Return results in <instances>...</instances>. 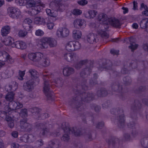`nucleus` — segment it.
I'll use <instances>...</instances> for the list:
<instances>
[{
	"label": "nucleus",
	"mask_w": 148,
	"mask_h": 148,
	"mask_svg": "<svg viewBox=\"0 0 148 148\" xmlns=\"http://www.w3.org/2000/svg\"><path fill=\"white\" fill-rule=\"evenodd\" d=\"M112 88L113 90L119 92L121 90L122 87L121 86H118L117 85H115L112 86Z\"/></svg>",
	"instance_id": "nucleus-48"
},
{
	"label": "nucleus",
	"mask_w": 148,
	"mask_h": 148,
	"mask_svg": "<svg viewBox=\"0 0 148 148\" xmlns=\"http://www.w3.org/2000/svg\"><path fill=\"white\" fill-rule=\"evenodd\" d=\"M84 96H86L84 98L83 97L82 100L84 101L87 102L88 101L91 100L93 98V95L92 93H84L83 94Z\"/></svg>",
	"instance_id": "nucleus-30"
},
{
	"label": "nucleus",
	"mask_w": 148,
	"mask_h": 148,
	"mask_svg": "<svg viewBox=\"0 0 148 148\" xmlns=\"http://www.w3.org/2000/svg\"><path fill=\"white\" fill-rule=\"evenodd\" d=\"M36 144L38 147L42 146L44 144L43 141L42 140L40 139L36 141Z\"/></svg>",
	"instance_id": "nucleus-56"
},
{
	"label": "nucleus",
	"mask_w": 148,
	"mask_h": 148,
	"mask_svg": "<svg viewBox=\"0 0 148 148\" xmlns=\"http://www.w3.org/2000/svg\"><path fill=\"white\" fill-rule=\"evenodd\" d=\"M64 58L67 61L71 62L77 60L78 56L75 53H66L64 55Z\"/></svg>",
	"instance_id": "nucleus-10"
},
{
	"label": "nucleus",
	"mask_w": 148,
	"mask_h": 148,
	"mask_svg": "<svg viewBox=\"0 0 148 148\" xmlns=\"http://www.w3.org/2000/svg\"><path fill=\"white\" fill-rule=\"evenodd\" d=\"M62 128L65 133L61 138V139L63 141H66L69 140V134L71 133L74 134L76 136H78L81 135V132L79 130L77 129V128L75 127L71 128L68 125L67 126L65 123L62 124Z\"/></svg>",
	"instance_id": "nucleus-3"
},
{
	"label": "nucleus",
	"mask_w": 148,
	"mask_h": 148,
	"mask_svg": "<svg viewBox=\"0 0 148 148\" xmlns=\"http://www.w3.org/2000/svg\"><path fill=\"white\" fill-rule=\"evenodd\" d=\"M128 126L129 127L133 129L132 134L133 136L137 135L139 133V131L138 129H136L135 126V124L134 123L129 124Z\"/></svg>",
	"instance_id": "nucleus-27"
},
{
	"label": "nucleus",
	"mask_w": 148,
	"mask_h": 148,
	"mask_svg": "<svg viewBox=\"0 0 148 148\" xmlns=\"http://www.w3.org/2000/svg\"><path fill=\"white\" fill-rule=\"evenodd\" d=\"M27 46V45L26 42L21 40L16 41L14 42V45H13V47H15L21 49H25Z\"/></svg>",
	"instance_id": "nucleus-16"
},
{
	"label": "nucleus",
	"mask_w": 148,
	"mask_h": 148,
	"mask_svg": "<svg viewBox=\"0 0 148 148\" xmlns=\"http://www.w3.org/2000/svg\"><path fill=\"white\" fill-rule=\"evenodd\" d=\"M10 27L8 25L3 27L1 30V34L3 36H6L10 32Z\"/></svg>",
	"instance_id": "nucleus-24"
},
{
	"label": "nucleus",
	"mask_w": 148,
	"mask_h": 148,
	"mask_svg": "<svg viewBox=\"0 0 148 148\" xmlns=\"http://www.w3.org/2000/svg\"><path fill=\"white\" fill-rule=\"evenodd\" d=\"M133 9L134 10H138L137 3L136 1H134L133 2Z\"/></svg>",
	"instance_id": "nucleus-63"
},
{
	"label": "nucleus",
	"mask_w": 148,
	"mask_h": 148,
	"mask_svg": "<svg viewBox=\"0 0 148 148\" xmlns=\"http://www.w3.org/2000/svg\"><path fill=\"white\" fill-rule=\"evenodd\" d=\"M81 45L78 41H70L65 45L66 49L69 51H73L79 49Z\"/></svg>",
	"instance_id": "nucleus-4"
},
{
	"label": "nucleus",
	"mask_w": 148,
	"mask_h": 148,
	"mask_svg": "<svg viewBox=\"0 0 148 148\" xmlns=\"http://www.w3.org/2000/svg\"><path fill=\"white\" fill-rule=\"evenodd\" d=\"M35 97L33 93H29V94L27 95L26 96V99L28 100L29 99L31 98H32Z\"/></svg>",
	"instance_id": "nucleus-59"
},
{
	"label": "nucleus",
	"mask_w": 148,
	"mask_h": 148,
	"mask_svg": "<svg viewBox=\"0 0 148 148\" xmlns=\"http://www.w3.org/2000/svg\"><path fill=\"white\" fill-rule=\"evenodd\" d=\"M138 46V45L136 44L135 42H131L130 43V45L129 46V47L131 49L132 51H133L137 48Z\"/></svg>",
	"instance_id": "nucleus-42"
},
{
	"label": "nucleus",
	"mask_w": 148,
	"mask_h": 148,
	"mask_svg": "<svg viewBox=\"0 0 148 148\" xmlns=\"http://www.w3.org/2000/svg\"><path fill=\"white\" fill-rule=\"evenodd\" d=\"M69 29L65 27H60L57 30L56 32V35L59 38H62L67 36L69 34Z\"/></svg>",
	"instance_id": "nucleus-7"
},
{
	"label": "nucleus",
	"mask_w": 148,
	"mask_h": 148,
	"mask_svg": "<svg viewBox=\"0 0 148 148\" xmlns=\"http://www.w3.org/2000/svg\"><path fill=\"white\" fill-rule=\"evenodd\" d=\"M26 0H18L17 1V3L20 6H23L25 4V2L26 3Z\"/></svg>",
	"instance_id": "nucleus-57"
},
{
	"label": "nucleus",
	"mask_w": 148,
	"mask_h": 148,
	"mask_svg": "<svg viewBox=\"0 0 148 148\" xmlns=\"http://www.w3.org/2000/svg\"><path fill=\"white\" fill-rule=\"evenodd\" d=\"M140 8L142 10L144 9V10H145L147 9V5L145 4L142 3L141 4Z\"/></svg>",
	"instance_id": "nucleus-62"
},
{
	"label": "nucleus",
	"mask_w": 148,
	"mask_h": 148,
	"mask_svg": "<svg viewBox=\"0 0 148 148\" xmlns=\"http://www.w3.org/2000/svg\"><path fill=\"white\" fill-rule=\"evenodd\" d=\"M72 33L73 37L76 39L80 38L82 36L81 32L79 30H74L73 31Z\"/></svg>",
	"instance_id": "nucleus-28"
},
{
	"label": "nucleus",
	"mask_w": 148,
	"mask_h": 148,
	"mask_svg": "<svg viewBox=\"0 0 148 148\" xmlns=\"http://www.w3.org/2000/svg\"><path fill=\"white\" fill-rule=\"evenodd\" d=\"M11 135L13 137L17 138L18 135V133L16 131H14L11 133Z\"/></svg>",
	"instance_id": "nucleus-60"
},
{
	"label": "nucleus",
	"mask_w": 148,
	"mask_h": 148,
	"mask_svg": "<svg viewBox=\"0 0 148 148\" xmlns=\"http://www.w3.org/2000/svg\"><path fill=\"white\" fill-rule=\"evenodd\" d=\"M55 24L53 22H51L50 21H48L47 23V25L48 29L51 30L53 28Z\"/></svg>",
	"instance_id": "nucleus-43"
},
{
	"label": "nucleus",
	"mask_w": 148,
	"mask_h": 148,
	"mask_svg": "<svg viewBox=\"0 0 148 148\" xmlns=\"http://www.w3.org/2000/svg\"><path fill=\"white\" fill-rule=\"evenodd\" d=\"M107 142L109 144L114 146H119V140L117 138H113L111 140H108L107 141Z\"/></svg>",
	"instance_id": "nucleus-29"
},
{
	"label": "nucleus",
	"mask_w": 148,
	"mask_h": 148,
	"mask_svg": "<svg viewBox=\"0 0 148 148\" xmlns=\"http://www.w3.org/2000/svg\"><path fill=\"white\" fill-rule=\"evenodd\" d=\"M116 112V113L115 114L119 115V116L117 119V121L118 122V124L120 126L122 127L124 125L125 123V118L123 114V111L122 110H120L119 111H116V110H114ZM116 113V112H115Z\"/></svg>",
	"instance_id": "nucleus-11"
},
{
	"label": "nucleus",
	"mask_w": 148,
	"mask_h": 148,
	"mask_svg": "<svg viewBox=\"0 0 148 148\" xmlns=\"http://www.w3.org/2000/svg\"><path fill=\"white\" fill-rule=\"evenodd\" d=\"M74 69L71 67H66L63 70V73L64 75L66 76H70L74 73Z\"/></svg>",
	"instance_id": "nucleus-19"
},
{
	"label": "nucleus",
	"mask_w": 148,
	"mask_h": 148,
	"mask_svg": "<svg viewBox=\"0 0 148 148\" xmlns=\"http://www.w3.org/2000/svg\"><path fill=\"white\" fill-rule=\"evenodd\" d=\"M47 15L51 17L56 18L58 15V13L57 11L51 10L49 9H47L46 10Z\"/></svg>",
	"instance_id": "nucleus-26"
},
{
	"label": "nucleus",
	"mask_w": 148,
	"mask_h": 148,
	"mask_svg": "<svg viewBox=\"0 0 148 148\" xmlns=\"http://www.w3.org/2000/svg\"><path fill=\"white\" fill-rule=\"evenodd\" d=\"M86 62L85 60H82L80 62L75 65V68L77 69H79L82 66V64H84Z\"/></svg>",
	"instance_id": "nucleus-50"
},
{
	"label": "nucleus",
	"mask_w": 148,
	"mask_h": 148,
	"mask_svg": "<svg viewBox=\"0 0 148 148\" xmlns=\"http://www.w3.org/2000/svg\"><path fill=\"white\" fill-rule=\"evenodd\" d=\"M37 45L41 49H45L48 47L47 37H43L37 41Z\"/></svg>",
	"instance_id": "nucleus-9"
},
{
	"label": "nucleus",
	"mask_w": 148,
	"mask_h": 148,
	"mask_svg": "<svg viewBox=\"0 0 148 148\" xmlns=\"http://www.w3.org/2000/svg\"><path fill=\"white\" fill-rule=\"evenodd\" d=\"M140 27L145 29L148 32V19L147 18L143 19L140 22Z\"/></svg>",
	"instance_id": "nucleus-20"
},
{
	"label": "nucleus",
	"mask_w": 148,
	"mask_h": 148,
	"mask_svg": "<svg viewBox=\"0 0 148 148\" xmlns=\"http://www.w3.org/2000/svg\"><path fill=\"white\" fill-rule=\"evenodd\" d=\"M11 147L12 148H19V145L18 143H13L11 144Z\"/></svg>",
	"instance_id": "nucleus-61"
},
{
	"label": "nucleus",
	"mask_w": 148,
	"mask_h": 148,
	"mask_svg": "<svg viewBox=\"0 0 148 148\" xmlns=\"http://www.w3.org/2000/svg\"><path fill=\"white\" fill-rule=\"evenodd\" d=\"M28 142H32L34 141L36 139V138L34 136L32 135H28Z\"/></svg>",
	"instance_id": "nucleus-55"
},
{
	"label": "nucleus",
	"mask_w": 148,
	"mask_h": 148,
	"mask_svg": "<svg viewBox=\"0 0 148 148\" xmlns=\"http://www.w3.org/2000/svg\"><path fill=\"white\" fill-rule=\"evenodd\" d=\"M42 60V62L41 63V64L43 66L47 67L50 65V61L48 58L44 56Z\"/></svg>",
	"instance_id": "nucleus-35"
},
{
	"label": "nucleus",
	"mask_w": 148,
	"mask_h": 148,
	"mask_svg": "<svg viewBox=\"0 0 148 148\" xmlns=\"http://www.w3.org/2000/svg\"><path fill=\"white\" fill-rule=\"evenodd\" d=\"M29 73L30 74L32 80L36 82L37 83H38L39 80L38 78V74L37 72L34 69H31L29 70Z\"/></svg>",
	"instance_id": "nucleus-17"
},
{
	"label": "nucleus",
	"mask_w": 148,
	"mask_h": 148,
	"mask_svg": "<svg viewBox=\"0 0 148 148\" xmlns=\"http://www.w3.org/2000/svg\"><path fill=\"white\" fill-rule=\"evenodd\" d=\"M43 54L40 52H36L34 62H38L42 60L43 58Z\"/></svg>",
	"instance_id": "nucleus-33"
},
{
	"label": "nucleus",
	"mask_w": 148,
	"mask_h": 148,
	"mask_svg": "<svg viewBox=\"0 0 148 148\" xmlns=\"http://www.w3.org/2000/svg\"><path fill=\"white\" fill-rule=\"evenodd\" d=\"M36 52H30L27 55V57L29 60L34 62Z\"/></svg>",
	"instance_id": "nucleus-39"
},
{
	"label": "nucleus",
	"mask_w": 148,
	"mask_h": 148,
	"mask_svg": "<svg viewBox=\"0 0 148 148\" xmlns=\"http://www.w3.org/2000/svg\"><path fill=\"white\" fill-rule=\"evenodd\" d=\"M57 10L60 12L64 11L66 9V6L64 5L60 4L57 7Z\"/></svg>",
	"instance_id": "nucleus-46"
},
{
	"label": "nucleus",
	"mask_w": 148,
	"mask_h": 148,
	"mask_svg": "<svg viewBox=\"0 0 148 148\" xmlns=\"http://www.w3.org/2000/svg\"><path fill=\"white\" fill-rule=\"evenodd\" d=\"M96 37L94 34H90L87 36V40L90 43H93L96 42Z\"/></svg>",
	"instance_id": "nucleus-25"
},
{
	"label": "nucleus",
	"mask_w": 148,
	"mask_h": 148,
	"mask_svg": "<svg viewBox=\"0 0 148 148\" xmlns=\"http://www.w3.org/2000/svg\"><path fill=\"white\" fill-rule=\"evenodd\" d=\"M14 39L10 36H8L5 38L4 40L2 41L3 43L6 46H10L13 47V45H14Z\"/></svg>",
	"instance_id": "nucleus-18"
},
{
	"label": "nucleus",
	"mask_w": 148,
	"mask_h": 148,
	"mask_svg": "<svg viewBox=\"0 0 148 148\" xmlns=\"http://www.w3.org/2000/svg\"><path fill=\"white\" fill-rule=\"evenodd\" d=\"M25 71H19V76L18 77V79L20 80H23V77L25 74Z\"/></svg>",
	"instance_id": "nucleus-51"
},
{
	"label": "nucleus",
	"mask_w": 148,
	"mask_h": 148,
	"mask_svg": "<svg viewBox=\"0 0 148 148\" xmlns=\"http://www.w3.org/2000/svg\"><path fill=\"white\" fill-rule=\"evenodd\" d=\"M48 45L50 47H55L57 46V41L54 38L50 37H47Z\"/></svg>",
	"instance_id": "nucleus-22"
},
{
	"label": "nucleus",
	"mask_w": 148,
	"mask_h": 148,
	"mask_svg": "<svg viewBox=\"0 0 148 148\" xmlns=\"http://www.w3.org/2000/svg\"><path fill=\"white\" fill-rule=\"evenodd\" d=\"M97 12L93 10H90L85 14V17L87 18H93L97 15Z\"/></svg>",
	"instance_id": "nucleus-23"
},
{
	"label": "nucleus",
	"mask_w": 148,
	"mask_h": 148,
	"mask_svg": "<svg viewBox=\"0 0 148 148\" xmlns=\"http://www.w3.org/2000/svg\"><path fill=\"white\" fill-rule=\"evenodd\" d=\"M34 22L37 24L44 25L45 23V19L42 17H37L34 18Z\"/></svg>",
	"instance_id": "nucleus-31"
},
{
	"label": "nucleus",
	"mask_w": 148,
	"mask_h": 148,
	"mask_svg": "<svg viewBox=\"0 0 148 148\" xmlns=\"http://www.w3.org/2000/svg\"><path fill=\"white\" fill-rule=\"evenodd\" d=\"M20 114L23 115L24 116H27V110L26 109H23L21 110Z\"/></svg>",
	"instance_id": "nucleus-58"
},
{
	"label": "nucleus",
	"mask_w": 148,
	"mask_h": 148,
	"mask_svg": "<svg viewBox=\"0 0 148 148\" xmlns=\"http://www.w3.org/2000/svg\"><path fill=\"white\" fill-rule=\"evenodd\" d=\"M4 111H2V112H1V114H2V116H3L2 115L3 114L4 115H6V121H8V122L13 121V119H12V118L11 117L7 115V114L8 113H9L10 112H8L6 114H5V108H4Z\"/></svg>",
	"instance_id": "nucleus-40"
},
{
	"label": "nucleus",
	"mask_w": 148,
	"mask_h": 148,
	"mask_svg": "<svg viewBox=\"0 0 148 148\" xmlns=\"http://www.w3.org/2000/svg\"><path fill=\"white\" fill-rule=\"evenodd\" d=\"M98 19L100 21H102L104 24H100L98 27L95 28L98 34H100L102 36L105 37L106 38L109 37L108 34L105 31L107 30L106 24H110L114 27H119L121 25L119 21L114 18H108L106 15L102 14L99 15Z\"/></svg>",
	"instance_id": "nucleus-1"
},
{
	"label": "nucleus",
	"mask_w": 148,
	"mask_h": 148,
	"mask_svg": "<svg viewBox=\"0 0 148 148\" xmlns=\"http://www.w3.org/2000/svg\"><path fill=\"white\" fill-rule=\"evenodd\" d=\"M32 23V20L29 18H27L26 19H25L23 22L24 24H28V25L29 26V27L30 28L31 26L30 25Z\"/></svg>",
	"instance_id": "nucleus-53"
},
{
	"label": "nucleus",
	"mask_w": 148,
	"mask_h": 148,
	"mask_svg": "<svg viewBox=\"0 0 148 148\" xmlns=\"http://www.w3.org/2000/svg\"><path fill=\"white\" fill-rule=\"evenodd\" d=\"M2 56L5 59V60L9 63L12 64L14 62V59L12 58L9 54L5 51H4L2 53Z\"/></svg>",
	"instance_id": "nucleus-21"
},
{
	"label": "nucleus",
	"mask_w": 148,
	"mask_h": 148,
	"mask_svg": "<svg viewBox=\"0 0 148 148\" xmlns=\"http://www.w3.org/2000/svg\"><path fill=\"white\" fill-rule=\"evenodd\" d=\"M8 126L11 128H13L14 126V121L8 122Z\"/></svg>",
	"instance_id": "nucleus-64"
},
{
	"label": "nucleus",
	"mask_w": 148,
	"mask_h": 148,
	"mask_svg": "<svg viewBox=\"0 0 148 148\" xmlns=\"http://www.w3.org/2000/svg\"><path fill=\"white\" fill-rule=\"evenodd\" d=\"M8 11L10 16L13 18L17 19L21 14V12L19 9L13 7L8 8Z\"/></svg>",
	"instance_id": "nucleus-6"
},
{
	"label": "nucleus",
	"mask_w": 148,
	"mask_h": 148,
	"mask_svg": "<svg viewBox=\"0 0 148 148\" xmlns=\"http://www.w3.org/2000/svg\"><path fill=\"white\" fill-rule=\"evenodd\" d=\"M98 95L99 96H105L107 94V91L105 90H103L102 91H98L97 92Z\"/></svg>",
	"instance_id": "nucleus-47"
},
{
	"label": "nucleus",
	"mask_w": 148,
	"mask_h": 148,
	"mask_svg": "<svg viewBox=\"0 0 148 148\" xmlns=\"http://www.w3.org/2000/svg\"><path fill=\"white\" fill-rule=\"evenodd\" d=\"M23 106V104L19 101H13L11 103L10 107L8 106H6L5 107V114H6L8 112L14 110L22 108Z\"/></svg>",
	"instance_id": "nucleus-5"
},
{
	"label": "nucleus",
	"mask_w": 148,
	"mask_h": 148,
	"mask_svg": "<svg viewBox=\"0 0 148 148\" xmlns=\"http://www.w3.org/2000/svg\"><path fill=\"white\" fill-rule=\"evenodd\" d=\"M142 145L145 148H148V139L145 138L141 141Z\"/></svg>",
	"instance_id": "nucleus-44"
},
{
	"label": "nucleus",
	"mask_w": 148,
	"mask_h": 148,
	"mask_svg": "<svg viewBox=\"0 0 148 148\" xmlns=\"http://www.w3.org/2000/svg\"><path fill=\"white\" fill-rule=\"evenodd\" d=\"M14 94L13 92L8 93L5 97L6 99L8 101H12L14 98Z\"/></svg>",
	"instance_id": "nucleus-34"
},
{
	"label": "nucleus",
	"mask_w": 148,
	"mask_h": 148,
	"mask_svg": "<svg viewBox=\"0 0 148 148\" xmlns=\"http://www.w3.org/2000/svg\"><path fill=\"white\" fill-rule=\"evenodd\" d=\"M73 25L76 28H84L86 26V22L84 20L78 19L74 20Z\"/></svg>",
	"instance_id": "nucleus-14"
},
{
	"label": "nucleus",
	"mask_w": 148,
	"mask_h": 148,
	"mask_svg": "<svg viewBox=\"0 0 148 148\" xmlns=\"http://www.w3.org/2000/svg\"><path fill=\"white\" fill-rule=\"evenodd\" d=\"M28 136L27 134H25L20 138V140L21 142L26 143L28 142Z\"/></svg>",
	"instance_id": "nucleus-45"
},
{
	"label": "nucleus",
	"mask_w": 148,
	"mask_h": 148,
	"mask_svg": "<svg viewBox=\"0 0 148 148\" xmlns=\"http://www.w3.org/2000/svg\"><path fill=\"white\" fill-rule=\"evenodd\" d=\"M10 89L9 90H12L13 91L15 90L18 88V84L15 82H13L12 85H10L8 86Z\"/></svg>",
	"instance_id": "nucleus-41"
},
{
	"label": "nucleus",
	"mask_w": 148,
	"mask_h": 148,
	"mask_svg": "<svg viewBox=\"0 0 148 148\" xmlns=\"http://www.w3.org/2000/svg\"><path fill=\"white\" fill-rule=\"evenodd\" d=\"M73 14L75 15H78L82 13V11L79 9H76L73 10L72 12Z\"/></svg>",
	"instance_id": "nucleus-49"
},
{
	"label": "nucleus",
	"mask_w": 148,
	"mask_h": 148,
	"mask_svg": "<svg viewBox=\"0 0 148 148\" xmlns=\"http://www.w3.org/2000/svg\"><path fill=\"white\" fill-rule=\"evenodd\" d=\"M44 34V32L41 29H38L35 32V35L37 36H42Z\"/></svg>",
	"instance_id": "nucleus-54"
},
{
	"label": "nucleus",
	"mask_w": 148,
	"mask_h": 148,
	"mask_svg": "<svg viewBox=\"0 0 148 148\" xmlns=\"http://www.w3.org/2000/svg\"><path fill=\"white\" fill-rule=\"evenodd\" d=\"M39 5L34 6L32 8L31 11V14L32 15H35L38 14L43 8L45 7V5L42 3L40 1L39 2Z\"/></svg>",
	"instance_id": "nucleus-13"
},
{
	"label": "nucleus",
	"mask_w": 148,
	"mask_h": 148,
	"mask_svg": "<svg viewBox=\"0 0 148 148\" xmlns=\"http://www.w3.org/2000/svg\"><path fill=\"white\" fill-rule=\"evenodd\" d=\"M43 75L44 80L43 92L48 99H50L51 96L49 92L51 85L55 84L58 86L62 87L64 81L61 78H55L54 75L52 74L48 76L43 74Z\"/></svg>",
	"instance_id": "nucleus-2"
},
{
	"label": "nucleus",
	"mask_w": 148,
	"mask_h": 148,
	"mask_svg": "<svg viewBox=\"0 0 148 148\" xmlns=\"http://www.w3.org/2000/svg\"><path fill=\"white\" fill-rule=\"evenodd\" d=\"M34 84H37V82L32 80V79L28 81L23 85V88L27 91H32L34 88Z\"/></svg>",
	"instance_id": "nucleus-12"
},
{
	"label": "nucleus",
	"mask_w": 148,
	"mask_h": 148,
	"mask_svg": "<svg viewBox=\"0 0 148 148\" xmlns=\"http://www.w3.org/2000/svg\"><path fill=\"white\" fill-rule=\"evenodd\" d=\"M88 1L86 0H81L77 1V3L82 6H84L87 4Z\"/></svg>",
	"instance_id": "nucleus-52"
},
{
	"label": "nucleus",
	"mask_w": 148,
	"mask_h": 148,
	"mask_svg": "<svg viewBox=\"0 0 148 148\" xmlns=\"http://www.w3.org/2000/svg\"><path fill=\"white\" fill-rule=\"evenodd\" d=\"M48 145L51 147L57 148L59 147L58 141L56 140L50 141Z\"/></svg>",
	"instance_id": "nucleus-32"
},
{
	"label": "nucleus",
	"mask_w": 148,
	"mask_h": 148,
	"mask_svg": "<svg viewBox=\"0 0 148 148\" xmlns=\"http://www.w3.org/2000/svg\"><path fill=\"white\" fill-rule=\"evenodd\" d=\"M90 71V70L87 68L83 70L80 73V75L82 77H84V76L85 75L86 77L87 76L86 75L89 74Z\"/></svg>",
	"instance_id": "nucleus-38"
},
{
	"label": "nucleus",
	"mask_w": 148,
	"mask_h": 148,
	"mask_svg": "<svg viewBox=\"0 0 148 148\" xmlns=\"http://www.w3.org/2000/svg\"><path fill=\"white\" fill-rule=\"evenodd\" d=\"M36 5L35 2L33 0H26V5L28 8H33Z\"/></svg>",
	"instance_id": "nucleus-36"
},
{
	"label": "nucleus",
	"mask_w": 148,
	"mask_h": 148,
	"mask_svg": "<svg viewBox=\"0 0 148 148\" xmlns=\"http://www.w3.org/2000/svg\"><path fill=\"white\" fill-rule=\"evenodd\" d=\"M20 126L23 131L29 130L32 127L31 125L27 122L26 119H23L21 121Z\"/></svg>",
	"instance_id": "nucleus-15"
},
{
	"label": "nucleus",
	"mask_w": 148,
	"mask_h": 148,
	"mask_svg": "<svg viewBox=\"0 0 148 148\" xmlns=\"http://www.w3.org/2000/svg\"><path fill=\"white\" fill-rule=\"evenodd\" d=\"M28 32L25 29H20L18 30V36L21 38H24L27 34Z\"/></svg>",
	"instance_id": "nucleus-37"
},
{
	"label": "nucleus",
	"mask_w": 148,
	"mask_h": 148,
	"mask_svg": "<svg viewBox=\"0 0 148 148\" xmlns=\"http://www.w3.org/2000/svg\"><path fill=\"white\" fill-rule=\"evenodd\" d=\"M36 128L41 129V130L39 134L40 137H42L45 135L47 136L49 133V130L46 128V125L43 123L37 124Z\"/></svg>",
	"instance_id": "nucleus-8"
}]
</instances>
